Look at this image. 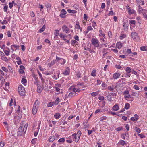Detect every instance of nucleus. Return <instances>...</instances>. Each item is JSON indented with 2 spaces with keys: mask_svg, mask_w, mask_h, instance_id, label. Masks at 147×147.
Returning a JSON list of instances; mask_svg holds the SVG:
<instances>
[{
  "mask_svg": "<svg viewBox=\"0 0 147 147\" xmlns=\"http://www.w3.org/2000/svg\"><path fill=\"white\" fill-rule=\"evenodd\" d=\"M18 91L21 96H23L25 95V90L24 88L22 85H20L19 86Z\"/></svg>",
  "mask_w": 147,
  "mask_h": 147,
  "instance_id": "f257e3e1",
  "label": "nucleus"
},
{
  "mask_svg": "<svg viewBox=\"0 0 147 147\" xmlns=\"http://www.w3.org/2000/svg\"><path fill=\"white\" fill-rule=\"evenodd\" d=\"M38 100H36V102L34 105L33 109H32V113L34 115L36 113L37 111V107H38V103H36Z\"/></svg>",
  "mask_w": 147,
  "mask_h": 147,
  "instance_id": "f03ea898",
  "label": "nucleus"
},
{
  "mask_svg": "<svg viewBox=\"0 0 147 147\" xmlns=\"http://www.w3.org/2000/svg\"><path fill=\"white\" fill-rule=\"evenodd\" d=\"M91 42L92 43V44L94 45L95 47H99V42L97 40L93 38H92L91 40Z\"/></svg>",
  "mask_w": 147,
  "mask_h": 147,
  "instance_id": "7ed1b4c3",
  "label": "nucleus"
},
{
  "mask_svg": "<svg viewBox=\"0 0 147 147\" xmlns=\"http://www.w3.org/2000/svg\"><path fill=\"white\" fill-rule=\"evenodd\" d=\"M62 29L63 31L66 33H67L69 30V28L65 25H64L62 26Z\"/></svg>",
  "mask_w": 147,
  "mask_h": 147,
  "instance_id": "20e7f679",
  "label": "nucleus"
},
{
  "mask_svg": "<svg viewBox=\"0 0 147 147\" xmlns=\"http://www.w3.org/2000/svg\"><path fill=\"white\" fill-rule=\"evenodd\" d=\"M132 38L135 40L138 38V35L137 33L135 32H132L131 34Z\"/></svg>",
  "mask_w": 147,
  "mask_h": 147,
  "instance_id": "39448f33",
  "label": "nucleus"
},
{
  "mask_svg": "<svg viewBox=\"0 0 147 147\" xmlns=\"http://www.w3.org/2000/svg\"><path fill=\"white\" fill-rule=\"evenodd\" d=\"M139 118V116H138V115L136 114H135L134 115V117H131V119L132 121H136L138 120Z\"/></svg>",
  "mask_w": 147,
  "mask_h": 147,
  "instance_id": "423d86ee",
  "label": "nucleus"
},
{
  "mask_svg": "<svg viewBox=\"0 0 147 147\" xmlns=\"http://www.w3.org/2000/svg\"><path fill=\"white\" fill-rule=\"evenodd\" d=\"M67 13V12L64 9H62L61 12V14L60 16L62 18H64L65 17L64 15Z\"/></svg>",
  "mask_w": 147,
  "mask_h": 147,
  "instance_id": "0eeeda50",
  "label": "nucleus"
},
{
  "mask_svg": "<svg viewBox=\"0 0 147 147\" xmlns=\"http://www.w3.org/2000/svg\"><path fill=\"white\" fill-rule=\"evenodd\" d=\"M22 127L20 126L18 129V131L17 132V134L18 135H21L23 132Z\"/></svg>",
  "mask_w": 147,
  "mask_h": 147,
  "instance_id": "6e6552de",
  "label": "nucleus"
},
{
  "mask_svg": "<svg viewBox=\"0 0 147 147\" xmlns=\"http://www.w3.org/2000/svg\"><path fill=\"white\" fill-rule=\"evenodd\" d=\"M76 89H73V92H70L68 96L69 97H72L76 94Z\"/></svg>",
  "mask_w": 147,
  "mask_h": 147,
  "instance_id": "1a4fd4ad",
  "label": "nucleus"
},
{
  "mask_svg": "<svg viewBox=\"0 0 147 147\" xmlns=\"http://www.w3.org/2000/svg\"><path fill=\"white\" fill-rule=\"evenodd\" d=\"M73 136L74 138V141L76 142H78L79 141L80 137L78 136L77 135H76V134H74L73 135Z\"/></svg>",
  "mask_w": 147,
  "mask_h": 147,
  "instance_id": "9d476101",
  "label": "nucleus"
},
{
  "mask_svg": "<svg viewBox=\"0 0 147 147\" xmlns=\"http://www.w3.org/2000/svg\"><path fill=\"white\" fill-rule=\"evenodd\" d=\"M126 144V143L123 140H121L119 141L118 143L117 144V145H121L122 146H124V145Z\"/></svg>",
  "mask_w": 147,
  "mask_h": 147,
  "instance_id": "9b49d317",
  "label": "nucleus"
},
{
  "mask_svg": "<svg viewBox=\"0 0 147 147\" xmlns=\"http://www.w3.org/2000/svg\"><path fill=\"white\" fill-rule=\"evenodd\" d=\"M121 74L119 73H116L113 75V77L114 79H117L120 76Z\"/></svg>",
  "mask_w": 147,
  "mask_h": 147,
  "instance_id": "f8f14e48",
  "label": "nucleus"
},
{
  "mask_svg": "<svg viewBox=\"0 0 147 147\" xmlns=\"http://www.w3.org/2000/svg\"><path fill=\"white\" fill-rule=\"evenodd\" d=\"M13 47H14V48H16V49H18L20 47V46L18 45H11V49L12 50V53H13V51H14V50Z\"/></svg>",
  "mask_w": 147,
  "mask_h": 147,
  "instance_id": "ddd939ff",
  "label": "nucleus"
},
{
  "mask_svg": "<svg viewBox=\"0 0 147 147\" xmlns=\"http://www.w3.org/2000/svg\"><path fill=\"white\" fill-rule=\"evenodd\" d=\"M126 37V35L124 34V32L123 31L121 32V35L120 37V39L122 40Z\"/></svg>",
  "mask_w": 147,
  "mask_h": 147,
  "instance_id": "4468645a",
  "label": "nucleus"
},
{
  "mask_svg": "<svg viewBox=\"0 0 147 147\" xmlns=\"http://www.w3.org/2000/svg\"><path fill=\"white\" fill-rule=\"evenodd\" d=\"M56 60H54L52 61L51 63H48V65L49 67H50L54 65L56 63Z\"/></svg>",
  "mask_w": 147,
  "mask_h": 147,
  "instance_id": "2eb2a0df",
  "label": "nucleus"
},
{
  "mask_svg": "<svg viewBox=\"0 0 147 147\" xmlns=\"http://www.w3.org/2000/svg\"><path fill=\"white\" fill-rule=\"evenodd\" d=\"M70 73V70L69 69V68L67 67V69L65 70V71L63 73V74L65 75H68Z\"/></svg>",
  "mask_w": 147,
  "mask_h": 147,
  "instance_id": "dca6fc26",
  "label": "nucleus"
},
{
  "mask_svg": "<svg viewBox=\"0 0 147 147\" xmlns=\"http://www.w3.org/2000/svg\"><path fill=\"white\" fill-rule=\"evenodd\" d=\"M116 47L120 49L122 47V44L120 42H118L117 43Z\"/></svg>",
  "mask_w": 147,
  "mask_h": 147,
  "instance_id": "f3484780",
  "label": "nucleus"
},
{
  "mask_svg": "<svg viewBox=\"0 0 147 147\" xmlns=\"http://www.w3.org/2000/svg\"><path fill=\"white\" fill-rule=\"evenodd\" d=\"M55 32H54V35H55V38H57V37H56L60 35L59 33V31L57 29L55 30Z\"/></svg>",
  "mask_w": 147,
  "mask_h": 147,
  "instance_id": "a211bd4d",
  "label": "nucleus"
},
{
  "mask_svg": "<svg viewBox=\"0 0 147 147\" xmlns=\"http://www.w3.org/2000/svg\"><path fill=\"white\" fill-rule=\"evenodd\" d=\"M104 111V110L103 109H97L95 112V114L99 113H100L102 112H103Z\"/></svg>",
  "mask_w": 147,
  "mask_h": 147,
  "instance_id": "6ab92c4d",
  "label": "nucleus"
},
{
  "mask_svg": "<svg viewBox=\"0 0 147 147\" xmlns=\"http://www.w3.org/2000/svg\"><path fill=\"white\" fill-rule=\"evenodd\" d=\"M119 109V106L117 104L115 105L113 107V109L115 111L118 110Z\"/></svg>",
  "mask_w": 147,
  "mask_h": 147,
  "instance_id": "aec40b11",
  "label": "nucleus"
},
{
  "mask_svg": "<svg viewBox=\"0 0 147 147\" xmlns=\"http://www.w3.org/2000/svg\"><path fill=\"white\" fill-rule=\"evenodd\" d=\"M54 105H55V103L54 101L49 103L47 105L48 107H51Z\"/></svg>",
  "mask_w": 147,
  "mask_h": 147,
  "instance_id": "412c9836",
  "label": "nucleus"
},
{
  "mask_svg": "<svg viewBox=\"0 0 147 147\" xmlns=\"http://www.w3.org/2000/svg\"><path fill=\"white\" fill-rule=\"evenodd\" d=\"M144 10V9H142V7L140 6V5L138 6V11L140 13L142 12V11Z\"/></svg>",
  "mask_w": 147,
  "mask_h": 147,
  "instance_id": "4be33fe9",
  "label": "nucleus"
},
{
  "mask_svg": "<svg viewBox=\"0 0 147 147\" xmlns=\"http://www.w3.org/2000/svg\"><path fill=\"white\" fill-rule=\"evenodd\" d=\"M98 91L92 92L91 94L92 96L94 97L98 95Z\"/></svg>",
  "mask_w": 147,
  "mask_h": 147,
  "instance_id": "5701e85b",
  "label": "nucleus"
},
{
  "mask_svg": "<svg viewBox=\"0 0 147 147\" xmlns=\"http://www.w3.org/2000/svg\"><path fill=\"white\" fill-rule=\"evenodd\" d=\"M130 106V105L129 104L127 103H126L125 105L124 108L126 109H128L129 108Z\"/></svg>",
  "mask_w": 147,
  "mask_h": 147,
  "instance_id": "b1692460",
  "label": "nucleus"
},
{
  "mask_svg": "<svg viewBox=\"0 0 147 147\" xmlns=\"http://www.w3.org/2000/svg\"><path fill=\"white\" fill-rule=\"evenodd\" d=\"M122 84V83L121 82H118L117 83L116 85L115 86V88H118V87H120L122 86L121 85Z\"/></svg>",
  "mask_w": 147,
  "mask_h": 147,
  "instance_id": "393cba45",
  "label": "nucleus"
},
{
  "mask_svg": "<svg viewBox=\"0 0 147 147\" xmlns=\"http://www.w3.org/2000/svg\"><path fill=\"white\" fill-rule=\"evenodd\" d=\"M60 115L59 113H57L54 115V117L56 119H58L59 118Z\"/></svg>",
  "mask_w": 147,
  "mask_h": 147,
  "instance_id": "a878e982",
  "label": "nucleus"
},
{
  "mask_svg": "<svg viewBox=\"0 0 147 147\" xmlns=\"http://www.w3.org/2000/svg\"><path fill=\"white\" fill-rule=\"evenodd\" d=\"M96 70H93L92 71V72L91 73V76L93 77H95L96 76Z\"/></svg>",
  "mask_w": 147,
  "mask_h": 147,
  "instance_id": "bb28decb",
  "label": "nucleus"
},
{
  "mask_svg": "<svg viewBox=\"0 0 147 147\" xmlns=\"http://www.w3.org/2000/svg\"><path fill=\"white\" fill-rule=\"evenodd\" d=\"M67 11L68 13H75L76 12V11L75 10H71V9H68L67 10Z\"/></svg>",
  "mask_w": 147,
  "mask_h": 147,
  "instance_id": "cd10ccee",
  "label": "nucleus"
},
{
  "mask_svg": "<svg viewBox=\"0 0 147 147\" xmlns=\"http://www.w3.org/2000/svg\"><path fill=\"white\" fill-rule=\"evenodd\" d=\"M41 87V86H38L37 88V92L39 93H40L42 92Z\"/></svg>",
  "mask_w": 147,
  "mask_h": 147,
  "instance_id": "c85d7f7f",
  "label": "nucleus"
},
{
  "mask_svg": "<svg viewBox=\"0 0 147 147\" xmlns=\"http://www.w3.org/2000/svg\"><path fill=\"white\" fill-rule=\"evenodd\" d=\"M116 88L115 87L113 88L111 86H109L108 87V89L111 91H113L114 90V89Z\"/></svg>",
  "mask_w": 147,
  "mask_h": 147,
  "instance_id": "c756f323",
  "label": "nucleus"
},
{
  "mask_svg": "<svg viewBox=\"0 0 147 147\" xmlns=\"http://www.w3.org/2000/svg\"><path fill=\"white\" fill-rule=\"evenodd\" d=\"M10 50L8 49V50H5L4 51V52L5 54V55H7L8 56L9 55V53H10Z\"/></svg>",
  "mask_w": 147,
  "mask_h": 147,
  "instance_id": "7c9ffc66",
  "label": "nucleus"
},
{
  "mask_svg": "<svg viewBox=\"0 0 147 147\" xmlns=\"http://www.w3.org/2000/svg\"><path fill=\"white\" fill-rule=\"evenodd\" d=\"M135 11L133 9H129L128 11L129 14H131L134 13Z\"/></svg>",
  "mask_w": 147,
  "mask_h": 147,
  "instance_id": "2f4dec72",
  "label": "nucleus"
},
{
  "mask_svg": "<svg viewBox=\"0 0 147 147\" xmlns=\"http://www.w3.org/2000/svg\"><path fill=\"white\" fill-rule=\"evenodd\" d=\"M125 71L128 73H130L131 72V69L130 67H127Z\"/></svg>",
  "mask_w": 147,
  "mask_h": 147,
  "instance_id": "473e14b6",
  "label": "nucleus"
},
{
  "mask_svg": "<svg viewBox=\"0 0 147 147\" xmlns=\"http://www.w3.org/2000/svg\"><path fill=\"white\" fill-rule=\"evenodd\" d=\"M132 95L134 96L138 97L139 96V94L137 92H132Z\"/></svg>",
  "mask_w": 147,
  "mask_h": 147,
  "instance_id": "72a5a7b5",
  "label": "nucleus"
},
{
  "mask_svg": "<svg viewBox=\"0 0 147 147\" xmlns=\"http://www.w3.org/2000/svg\"><path fill=\"white\" fill-rule=\"evenodd\" d=\"M59 97H57L56 98V100L55 101H54V102L55 103V105H57L58 104V103L59 102Z\"/></svg>",
  "mask_w": 147,
  "mask_h": 147,
  "instance_id": "f704fd0d",
  "label": "nucleus"
},
{
  "mask_svg": "<svg viewBox=\"0 0 147 147\" xmlns=\"http://www.w3.org/2000/svg\"><path fill=\"white\" fill-rule=\"evenodd\" d=\"M28 127V124L27 123H26L24 126V127L23 128V131L24 132V133H25L26 130L27 128Z\"/></svg>",
  "mask_w": 147,
  "mask_h": 147,
  "instance_id": "c9c22d12",
  "label": "nucleus"
},
{
  "mask_svg": "<svg viewBox=\"0 0 147 147\" xmlns=\"http://www.w3.org/2000/svg\"><path fill=\"white\" fill-rule=\"evenodd\" d=\"M65 141V139L63 138H62L59 140L58 142L60 143H62V142H64Z\"/></svg>",
  "mask_w": 147,
  "mask_h": 147,
  "instance_id": "e433bc0d",
  "label": "nucleus"
},
{
  "mask_svg": "<svg viewBox=\"0 0 147 147\" xmlns=\"http://www.w3.org/2000/svg\"><path fill=\"white\" fill-rule=\"evenodd\" d=\"M45 26L44 25L43 27L40 29L39 32H43L45 30Z\"/></svg>",
  "mask_w": 147,
  "mask_h": 147,
  "instance_id": "4c0bfd02",
  "label": "nucleus"
},
{
  "mask_svg": "<svg viewBox=\"0 0 147 147\" xmlns=\"http://www.w3.org/2000/svg\"><path fill=\"white\" fill-rule=\"evenodd\" d=\"M131 98V95L128 94H127L125 95L124 98L125 99L126 98Z\"/></svg>",
  "mask_w": 147,
  "mask_h": 147,
  "instance_id": "58836bf2",
  "label": "nucleus"
},
{
  "mask_svg": "<svg viewBox=\"0 0 147 147\" xmlns=\"http://www.w3.org/2000/svg\"><path fill=\"white\" fill-rule=\"evenodd\" d=\"M55 139V137L53 136L50 138L49 139V141L51 142H52Z\"/></svg>",
  "mask_w": 147,
  "mask_h": 147,
  "instance_id": "ea45409f",
  "label": "nucleus"
},
{
  "mask_svg": "<svg viewBox=\"0 0 147 147\" xmlns=\"http://www.w3.org/2000/svg\"><path fill=\"white\" fill-rule=\"evenodd\" d=\"M1 59L2 60L5 61H7L8 60L7 58L5 57L2 56L1 57Z\"/></svg>",
  "mask_w": 147,
  "mask_h": 147,
  "instance_id": "a19ab883",
  "label": "nucleus"
},
{
  "mask_svg": "<svg viewBox=\"0 0 147 147\" xmlns=\"http://www.w3.org/2000/svg\"><path fill=\"white\" fill-rule=\"evenodd\" d=\"M107 99L109 101H111L112 100L111 96L110 95H108L107 96Z\"/></svg>",
  "mask_w": 147,
  "mask_h": 147,
  "instance_id": "79ce46f5",
  "label": "nucleus"
},
{
  "mask_svg": "<svg viewBox=\"0 0 147 147\" xmlns=\"http://www.w3.org/2000/svg\"><path fill=\"white\" fill-rule=\"evenodd\" d=\"M27 81L26 79L23 78L22 80V84H24L26 83Z\"/></svg>",
  "mask_w": 147,
  "mask_h": 147,
  "instance_id": "37998d69",
  "label": "nucleus"
},
{
  "mask_svg": "<svg viewBox=\"0 0 147 147\" xmlns=\"http://www.w3.org/2000/svg\"><path fill=\"white\" fill-rule=\"evenodd\" d=\"M99 32H100V36H105V35L103 33L102 31V30H100L99 31Z\"/></svg>",
  "mask_w": 147,
  "mask_h": 147,
  "instance_id": "c03bdc74",
  "label": "nucleus"
},
{
  "mask_svg": "<svg viewBox=\"0 0 147 147\" xmlns=\"http://www.w3.org/2000/svg\"><path fill=\"white\" fill-rule=\"evenodd\" d=\"M133 88L137 90H138L139 89V87L137 85H134L133 87Z\"/></svg>",
  "mask_w": 147,
  "mask_h": 147,
  "instance_id": "a18cd8bd",
  "label": "nucleus"
},
{
  "mask_svg": "<svg viewBox=\"0 0 147 147\" xmlns=\"http://www.w3.org/2000/svg\"><path fill=\"white\" fill-rule=\"evenodd\" d=\"M115 67L118 69H121V70H122L123 69V68L122 69H121V68H122L121 67V66H120V65H115Z\"/></svg>",
  "mask_w": 147,
  "mask_h": 147,
  "instance_id": "49530a36",
  "label": "nucleus"
},
{
  "mask_svg": "<svg viewBox=\"0 0 147 147\" xmlns=\"http://www.w3.org/2000/svg\"><path fill=\"white\" fill-rule=\"evenodd\" d=\"M130 23L131 24L134 25L135 24L136 22L134 20H131L130 21Z\"/></svg>",
  "mask_w": 147,
  "mask_h": 147,
  "instance_id": "de8ad7c7",
  "label": "nucleus"
},
{
  "mask_svg": "<svg viewBox=\"0 0 147 147\" xmlns=\"http://www.w3.org/2000/svg\"><path fill=\"white\" fill-rule=\"evenodd\" d=\"M8 8V6L7 5L5 6L3 8L4 11L5 12H7Z\"/></svg>",
  "mask_w": 147,
  "mask_h": 147,
  "instance_id": "09e8293b",
  "label": "nucleus"
},
{
  "mask_svg": "<svg viewBox=\"0 0 147 147\" xmlns=\"http://www.w3.org/2000/svg\"><path fill=\"white\" fill-rule=\"evenodd\" d=\"M59 36L61 38H62L63 40L65 38V36L62 33H60Z\"/></svg>",
  "mask_w": 147,
  "mask_h": 147,
  "instance_id": "8fccbe9b",
  "label": "nucleus"
},
{
  "mask_svg": "<svg viewBox=\"0 0 147 147\" xmlns=\"http://www.w3.org/2000/svg\"><path fill=\"white\" fill-rule=\"evenodd\" d=\"M88 50L90 52V53H95V52L94 51V50H92H92H91L90 48H88Z\"/></svg>",
  "mask_w": 147,
  "mask_h": 147,
  "instance_id": "3c124183",
  "label": "nucleus"
},
{
  "mask_svg": "<svg viewBox=\"0 0 147 147\" xmlns=\"http://www.w3.org/2000/svg\"><path fill=\"white\" fill-rule=\"evenodd\" d=\"M77 41L75 40L71 41V44L73 45V46L77 42Z\"/></svg>",
  "mask_w": 147,
  "mask_h": 147,
  "instance_id": "603ef678",
  "label": "nucleus"
},
{
  "mask_svg": "<svg viewBox=\"0 0 147 147\" xmlns=\"http://www.w3.org/2000/svg\"><path fill=\"white\" fill-rule=\"evenodd\" d=\"M129 92L128 90H125L123 92V95H125L127 94H129Z\"/></svg>",
  "mask_w": 147,
  "mask_h": 147,
  "instance_id": "864d4df0",
  "label": "nucleus"
},
{
  "mask_svg": "<svg viewBox=\"0 0 147 147\" xmlns=\"http://www.w3.org/2000/svg\"><path fill=\"white\" fill-rule=\"evenodd\" d=\"M81 74L80 72H77V73L76 76L78 78H80L81 77Z\"/></svg>",
  "mask_w": 147,
  "mask_h": 147,
  "instance_id": "5fc2aeb1",
  "label": "nucleus"
},
{
  "mask_svg": "<svg viewBox=\"0 0 147 147\" xmlns=\"http://www.w3.org/2000/svg\"><path fill=\"white\" fill-rule=\"evenodd\" d=\"M81 132L80 131H78L77 134H76V135H77L78 136L80 137V135H81Z\"/></svg>",
  "mask_w": 147,
  "mask_h": 147,
  "instance_id": "6e6d98bb",
  "label": "nucleus"
},
{
  "mask_svg": "<svg viewBox=\"0 0 147 147\" xmlns=\"http://www.w3.org/2000/svg\"><path fill=\"white\" fill-rule=\"evenodd\" d=\"M75 28L79 29L80 28V27L79 24H76L75 26Z\"/></svg>",
  "mask_w": 147,
  "mask_h": 147,
  "instance_id": "4d7b16f0",
  "label": "nucleus"
},
{
  "mask_svg": "<svg viewBox=\"0 0 147 147\" xmlns=\"http://www.w3.org/2000/svg\"><path fill=\"white\" fill-rule=\"evenodd\" d=\"M2 69L5 72H7L8 71L7 69L5 67H2Z\"/></svg>",
  "mask_w": 147,
  "mask_h": 147,
  "instance_id": "13d9d810",
  "label": "nucleus"
},
{
  "mask_svg": "<svg viewBox=\"0 0 147 147\" xmlns=\"http://www.w3.org/2000/svg\"><path fill=\"white\" fill-rule=\"evenodd\" d=\"M46 7L47 10L49 9L50 10L51 8V5L50 4H47L46 5Z\"/></svg>",
  "mask_w": 147,
  "mask_h": 147,
  "instance_id": "bf43d9fd",
  "label": "nucleus"
},
{
  "mask_svg": "<svg viewBox=\"0 0 147 147\" xmlns=\"http://www.w3.org/2000/svg\"><path fill=\"white\" fill-rule=\"evenodd\" d=\"M17 63L18 64L20 65L22 63V62L21 60H18L16 61Z\"/></svg>",
  "mask_w": 147,
  "mask_h": 147,
  "instance_id": "052dcab7",
  "label": "nucleus"
},
{
  "mask_svg": "<svg viewBox=\"0 0 147 147\" xmlns=\"http://www.w3.org/2000/svg\"><path fill=\"white\" fill-rule=\"evenodd\" d=\"M126 52L128 54H130L132 53L131 49H127Z\"/></svg>",
  "mask_w": 147,
  "mask_h": 147,
  "instance_id": "680f3d73",
  "label": "nucleus"
},
{
  "mask_svg": "<svg viewBox=\"0 0 147 147\" xmlns=\"http://www.w3.org/2000/svg\"><path fill=\"white\" fill-rule=\"evenodd\" d=\"M19 72L20 74H22L24 73V70L20 69L19 70Z\"/></svg>",
  "mask_w": 147,
  "mask_h": 147,
  "instance_id": "e2e57ef3",
  "label": "nucleus"
},
{
  "mask_svg": "<svg viewBox=\"0 0 147 147\" xmlns=\"http://www.w3.org/2000/svg\"><path fill=\"white\" fill-rule=\"evenodd\" d=\"M99 100H103L104 99V98L103 96H100L98 97Z\"/></svg>",
  "mask_w": 147,
  "mask_h": 147,
  "instance_id": "0e129e2a",
  "label": "nucleus"
},
{
  "mask_svg": "<svg viewBox=\"0 0 147 147\" xmlns=\"http://www.w3.org/2000/svg\"><path fill=\"white\" fill-rule=\"evenodd\" d=\"M93 29V28H92L91 26H89L87 28V30L88 31L91 30Z\"/></svg>",
  "mask_w": 147,
  "mask_h": 147,
  "instance_id": "69168bd1",
  "label": "nucleus"
},
{
  "mask_svg": "<svg viewBox=\"0 0 147 147\" xmlns=\"http://www.w3.org/2000/svg\"><path fill=\"white\" fill-rule=\"evenodd\" d=\"M7 35L9 37H10L11 36V34L10 31H8L7 32Z\"/></svg>",
  "mask_w": 147,
  "mask_h": 147,
  "instance_id": "338daca9",
  "label": "nucleus"
},
{
  "mask_svg": "<svg viewBox=\"0 0 147 147\" xmlns=\"http://www.w3.org/2000/svg\"><path fill=\"white\" fill-rule=\"evenodd\" d=\"M83 79L84 81H86L88 80V78L87 76H84Z\"/></svg>",
  "mask_w": 147,
  "mask_h": 147,
  "instance_id": "774afa93",
  "label": "nucleus"
}]
</instances>
